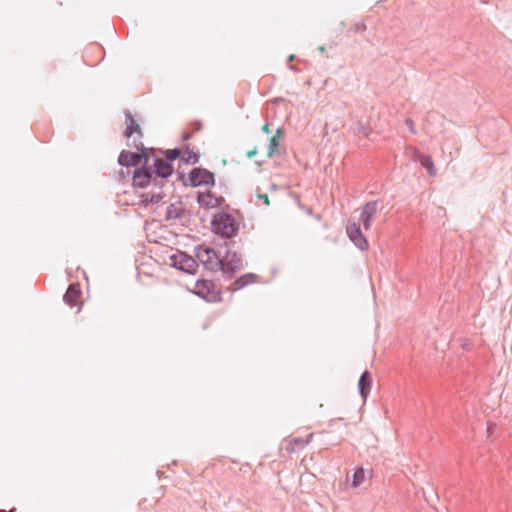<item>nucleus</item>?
Wrapping results in <instances>:
<instances>
[{
    "label": "nucleus",
    "instance_id": "f8f14e48",
    "mask_svg": "<svg viewBox=\"0 0 512 512\" xmlns=\"http://www.w3.org/2000/svg\"><path fill=\"white\" fill-rule=\"evenodd\" d=\"M198 203L205 209H213L219 206L220 199L213 196L211 193H200L198 196Z\"/></svg>",
    "mask_w": 512,
    "mask_h": 512
},
{
    "label": "nucleus",
    "instance_id": "6ab92c4d",
    "mask_svg": "<svg viewBox=\"0 0 512 512\" xmlns=\"http://www.w3.org/2000/svg\"><path fill=\"white\" fill-rule=\"evenodd\" d=\"M166 157L170 160H175L180 156V151L178 149H170L165 152Z\"/></svg>",
    "mask_w": 512,
    "mask_h": 512
},
{
    "label": "nucleus",
    "instance_id": "7ed1b4c3",
    "mask_svg": "<svg viewBox=\"0 0 512 512\" xmlns=\"http://www.w3.org/2000/svg\"><path fill=\"white\" fill-rule=\"evenodd\" d=\"M193 292L208 302H217L221 299V291L210 280H198Z\"/></svg>",
    "mask_w": 512,
    "mask_h": 512
},
{
    "label": "nucleus",
    "instance_id": "9b49d317",
    "mask_svg": "<svg viewBox=\"0 0 512 512\" xmlns=\"http://www.w3.org/2000/svg\"><path fill=\"white\" fill-rule=\"evenodd\" d=\"M140 153H134L129 151H122L119 155L118 162L122 166H136L141 160Z\"/></svg>",
    "mask_w": 512,
    "mask_h": 512
},
{
    "label": "nucleus",
    "instance_id": "0eeeda50",
    "mask_svg": "<svg viewBox=\"0 0 512 512\" xmlns=\"http://www.w3.org/2000/svg\"><path fill=\"white\" fill-rule=\"evenodd\" d=\"M347 234L350 240L361 250H366L368 248V241L363 236L359 225L356 223H350L347 226Z\"/></svg>",
    "mask_w": 512,
    "mask_h": 512
},
{
    "label": "nucleus",
    "instance_id": "dca6fc26",
    "mask_svg": "<svg viewBox=\"0 0 512 512\" xmlns=\"http://www.w3.org/2000/svg\"><path fill=\"white\" fill-rule=\"evenodd\" d=\"M418 159L423 167H425L430 176L436 175V169L430 156L419 154Z\"/></svg>",
    "mask_w": 512,
    "mask_h": 512
},
{
    "label": "nucleus",
    "instance_id": "39448f33",
    "mask_svg": "<svg viewBox=\"0 0 512 512\" xmlns=\"http://www.w3.org/2000/svg\"><path fill=\"white\" fill-rule=\"evenodd\" d=\"M192 186H213L215 183L214 174L203 168H194L189 176Z\"/></svg>",
    "mask_w": 512,
    "mask_h": 512
},
{
    "label": "nucleus",
    "instance_id": "5701e85b",
    "mask_svg": "<svg viewBox=\"0 0 512 512\" xmlns=\"http://www.w3.org/2000/svg\"><path fill=\"white\" fill-rule=\"evenodd\" d=\"M255 154H256V150H252V151H249V152L247 153V156H248V157H252V156H254Z\"/></svg>",
    "mask_w": 512,
    "mask_h": 512
},
{
    "label": "nucleus",
    "instance_id": "1a4fd4ad",
    "mask_svg": "<svg viewBox=\"0 0 512 512\" xmlns=\"http://www.w3.org/2000/svg\"><path fill=\"white\" fill-rule=\"evenodd\" d=\"M313 438V434L310 433L306 437H295L287 441L286 450L293 453L299 449L304 448L308 445Z\"/></svg>",
    "mask_w": 512,
    "mask_h": 512
},
{
    "label": "nucleus",
    "instance_id": "423d86ee",
    "mask_svg": "<svg viewBox=\"0 0 512 512\" xmlns=\"http://www.w3.org/2000/svg\"><path fill=\"white\" fill-rule=\"evenodd\" d=\"M126 128L124 131V136L126 138H131L136 135V138L133 140L134 146L137 150H142L143 145L141 142L137 143L142 138V130L140 125L135 121L134 117L130 113H126Z\"/></svg>",
    "mask_w": 512,
    "mask_h": 512
},
{
    "label": "nucleus",
    "instance_id": "aec40b11",
    "mask_svg": "<svg viewBox=\"0 0 512 512\" xmlns=\"http://www.w3.org/2000/svg\"><path fill=\"white\" fill-rule=\"evenodd\" d=\"M160 199H161V197H160L159 195H156V196H152L150 200H148L147 198H145V199H143L142 201H143L145 204H147L148 202H151V203L155 202V203H157V202H159V201H160Z\"/></svg>",
    "mask_w": 512,
    "mask_h": 512
},
{
    "label": "nucleus",
    "instance_id": "4468645a",
    "mask_svg": "<svg viewBox=\"0 0 512 512\" xmlns=\"http://www.w3.org/2000/svg\"><path fill=\"white\" fill-rule=\"evenodd\" d=\"M151 180V174L144 169H137L133 175V185L137 187H146Z\"/></svg>",
    "mask_w": 512,
    "mask_h": 512
},
{
    "label": "nucleus",
    "instance_id": "f03ea898",
    "mask_svg": "<svg viewBox=\"0 0 512 512\" xmlns=\"http://www.w3.org/2000/svg\"><path fill=\"white\" fill-rule=\"evenodd\" d=\"M169 265L188 274H195L198 269L197 261L184 252L177 251L170 255Z\"/></svg>",
    "mask_w": 512,
    "mask_h": 512
},
{
    "label": "nucleus",
    "instance_id": "b1692460",
    "mask_svg": "<svg viewBox=\"0 0 512 512\" xmlns=\"http://www.w3.org/2000/svg\"><path fill=\"white\" fill-rule=\"evenodd\" d=\"M407 124L409 125L411 130H413V123H412V121L411 120H407Z\"/></svg>",
    "mask_w": 512,
    "mask_h": 512
},
{
    "label": "nucleus",
    "instance_id": "20e7f679",
    "mask_svg": "<svg viewBox=\"0 0 512 512\" xmlns=\"http://www.w3.org/2000/svg\"><path fill=\"white\" fill-rule=\"evenodd\" d=\"M197 258L209 270H218L223 268V263L219 259L217 253L208 247H199L197 250Z\"/></svg>",
    "mask_w": 512,
    "mask_h": 512
},
{
    "label": "nucleus",
    "instance_id": "2eb2a0df",
    "mask_svg": "<svg viewBox=\"0 0 512 512\" xmlns=\"http://www.w3.org/2000/svg\"><path fill=\"white\" fill-rule=\"evenodd\" d=\"M154 166L156 174L163 178L170 176L173 172L172 165L163 159H156Z\"/></svg>",
    "mask_w": 512,
    "mask_h": 512
},
{
    "label": "nucleus",
    "instance_id": "9d476101",
    "mask_svg": "<svg viewBox=\"0 0 512 512\" xmlns=\"http://www.w3.org/2000/svg\"><path fill=\"white\" fill-rule=\"evenodd\" d=\"M80 298L81 289L79 284H71L64 295L65 303L70 306H76L79 303Z\"/></svg>",
    "mask_w": 512,
    "mask_h": 512
},
{
    "label": "nucleus",
    "instance_id": "412c9836",
    "mask_svg": "<svg viewBox=\"0 0 512 512\" xmlns=\"http://www.w3.org/2000/svg\"><path fill=\"white\" fill-rule=\"evenodd\" d=\"M258 198H259V199H261V200H263V202H264V204H265L266 206H269L270 201H269V197H268V195H267V194H259V195H258Z\"/></svg>",
    "mask_w": 512,
    "mask_h": 512
},
{
    "label": "nucleus",
    "instance_id": "4be33fe9",
    "mask_svg": "<svg viewBox=\"0 0 512 512\" xmlns=\"http://www.w3.org/2000/svg\"><path fill=\"white\" fill-rule=\"evenodd\" d=\"M262 131L265 132V133H269V125L268 124H265L262 126Z\"/></svg>",
    "mask_w": 512,
    "mask_h": 512
},
{
    "label": "nucleus",
    "instance_id": "6e6552de",
    "mask_svg": "<svg viewBox=\"0 0 512 512\" xmlns=\"http://www.w3.org/2000/svg\"><path fill=\"white\" fill-rule=\"evenodd\" d=\"M377 213V203L368 202L366 203L360 214V221L363 224L365 230H369L372 226V221Z\"/></svg>",
    "mask_w": 512,
    "mask_h": 512
},
{
    "label": "nucleus",
    "instance_id": "ddd939ff",
    "mask_svg": "<svg viewBox=\"0 0 512 512\" xmlns=\"http://www.w3.org/2000/svg\"><path fill=\"white\" fill-rule=\"evenodd\" d=\"M371 384H372V378H371L370 373L368 371L363 372L358 381V387H359L360 394L363 399L367 398V396L370 392V389H371Z\"/></svg>",
    "mask_w": 512,
    "mask_h": 512
},
{
    "label": "nucleus",
    "instance_id": "f257e3e1",
    "mask_svg": "<svg viewBox=\"0 0 512 512\" xmlns=\"http://www.w3.org/2000/svg\"><path fill=\"white\" fill-rule=\"evenodd\" d=\"M212 230L223 237L231 238L236 234L238 224L231 215L218 214L212 221Z\"/></svg>",
    "mask_w": 512,
    "mask_h": 512
},
{
    "label": "nucleus",
    "instance_id": "f3484780",
    "mask_svg": "<svg viewBox=\"0 0 512 512\" xmlns=\"http://www.w3.org/2000/svg\"><path fill=\"white\" fill-rule=\"evenodd\" d=\"M280 129L277 130L276 134L270 138L267 155L272 157L280 145Z\"/></svg>",
    "mask_w": 512,
    "mask_h": 512
},
{
    "label": "nucleus",
    "instance_id": "a211bd4d",
    "mask_svg": "<svg viewBox=\"0 0 512 512\" xmlns=\"http://www.w3.org/2000/svg\"><path fill=\"white\" fill-rule=\"evenodd\" d=\"M364 480H365L364 469L362 467H359L355 470V472L353 474L352 486L354 488L359 487L364 482Z\"/></svg>",
    "mask_w": 512,
    "mask_h": 512
}]
</instances>
